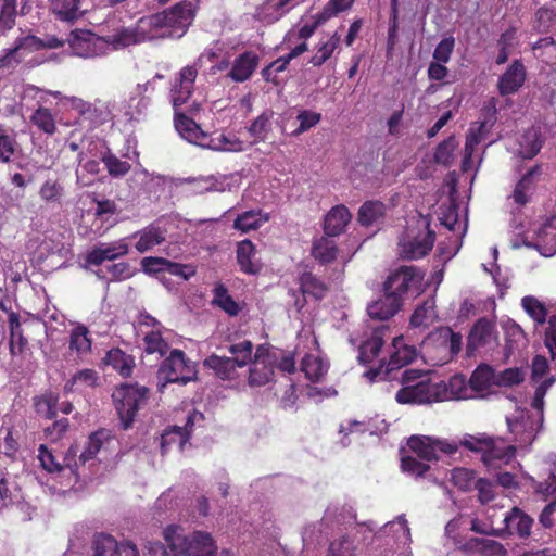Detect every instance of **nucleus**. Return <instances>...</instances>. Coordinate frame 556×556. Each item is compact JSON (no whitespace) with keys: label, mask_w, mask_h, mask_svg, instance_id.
Here are the masks:
<instances>
[{"label":"nucleus","mask_w":556,"mask_h":556,"mask_svg":"<svg viewBox=\"0 0 556 556\" xmlns=\"http://www.w3.org/2000/svg\"><path fill=\"white\" fill-rule=\"evenodd\" d=\"M169 552L161 542H149L147 556H217V547L211 534L194 532L188 536L180 526L169 525L163 531Z\"/></svg>","instance_id":"1"},{"label":"nucleus","mask_w":556,"mask_h":556,"mask_svg":"<svg viewBox=\"0 0 556 556\" xmlns=\"http://www.w3.org/2000/svg\"><path fill=\"white\" fill-rule=\"evenodd\" d=\"M149 389L139 384L122 383L115 389L112 399L124 429H128L137 412L147 403Z\"/></svg>","instance_id":"2"},{"label":"nucleus","mask_w":556,"mask_h":556,"mask_svg":"<svg viewBox=\"0 0 556 556\" xmlns=\"http://www.w3.org/2000/svg\"><path fill=\"white\" fill-rule=\"evenodd\" d=\"M424 277L425 273L416 266H400L387 277L383 292H389L403 304L419 294Z\"/></svg>","instance_id":"3"},{"label":"nucleus","mask_w":556,"mask_h":556,"mask_svg":"<svg viewBox=\"0 0 556 556\" xmlns=\"http://www.w3.org/2000/svg\"><path fill=\"white\" fill-rule=\"evenodd\" d=\"M174 125L179 135L187 141L207 147L214 150L241 151V142L236 140L231 142L225 135L218 138L219 144H213V140L204 132L201 127L185 113L174 110Z\"/></svg>","instance_id":"4"},{"label":"nucleus","mask_w":556,"mask_h":556,"mask_svg":"<svg viewBox=\"0 0 556 556\" xmlns=\"http://www.w3.org/2000/svg\"><path fill=\"white\" fill-rule=\"evenodd\" d=\"M159 379L164 380L162 387L166 383L187 384L197 379V364L189 359L185 352L174 349L165 357L159 368Z\"/></svg>","instance_id":"5"},{"label":"nucleus","mask_w":556,"mask_h":556,"mask_svg":"<svg viewBox=\"0 0 556 556\" xmlns=\"http://www.w3.org/2000/svg\"><path fill=\"white\" fill-rule=\"evenodd\" d=\"M394 351L391 353L389 361H380L377 367H371L365 372V377L374 382L376 380H391L392 372L407 366L416 358V349L404 344L402 336L393 339Z\"/></svg>","instance_id":"6"},{"label":"nucleus","mask_w":556,"mask_h":556,"mask_svg":"<svg viewBox=\"0 0 556 556\" xmlns=\"http://www.w3.org/2000/svg\"><path fill=\"white\" fill-rule=\"evenodd\" d=\"M157 15L163 17L161 24L163 38L179 39L192 24L194 17L193 4L184 0L169 10L159 12Z\"/></svg>","instance_id":"7"},{"label":"nucleus","mask_w":556,"mask_h":556,"mask_svg":"<svg viewBox=\"0 0 556 556\" xmlns=\"http://www.w3.org/2000/svg\"><path fill=\"white\" fill-rule=\"evenodd\" d=\"M409 230L399 242V255L403 260H418L429 254L435 241V232L430 229V223L425 222L424 229L416 233Z\"/></svg>","instance_id":"8"},{"label":"nucleus","mask_w":556,"mask_h":556,"mask_svg":"<svg viewBox=\"0 0 556 556\" xmlns=\"http://www.w3.org/2000/svg\"><path fill=\"white\" fill-rule=\"evenodd\" d=\"M444 387L430 379L420 380L412 386L402 387L395 394L399 404H429L442 402Z\"/></svg>","instance_id":"9"},{"label":"nucleus","mask_w":556,"mask_h":556,"mask_svg":"<svg viewBox=\"0 0 556 556\" xmlns=\"http://www.w3.org/2000/svg\"><path fill=\"white\" fill-rule=\"evenodd\" d=\"M496 340V325L488 317L479 318L470 328L465 354L466 357L476 356L481 349L490 346Z\"/></svg>","instance_id":"10"},{"label":"nucleus","mask_w":556,"mask_h":556,"mask_svg":"<svg viewBox=\"0 0 556 556\" xmlns=\"http://www.w3.org/2000/svg\"><path fill=\"white\" fill-rule=\"evenodd\" d=\"M198 77L195 66L187 65L176 75L170 87V99L174 110L186 104L194 91V83Z\"/></svg>","instance_id":"11"},{"label":"nucleus","mask_w":556,"mask_h":556,"mask_svg":"<svg viewBox=\"0 0 556 556\" xmlns=\"http://www.w3.org/2000/svg\"><path fill=\"white\" fill-rule=\"evenodd\" d=\"M489 446L484 457H481L482 464L489 469H498L508 465L516 456V446L508 444L502 437H490Z\"/></svg>","instance_id":"12"},{"label":"nucleus","mask_w":556,"mask_h":556,"mask_svg":"<svg viewBox=\"0 0 556 556\" xmlns=\"http://www.w3.org/2000/svg\"><path fill=\"white\" fill-rule=\"evenodd\" d=\"M527 70L521 60H514L506 71L498 77L496 87L500 96L516 94L525 85Z\"/></svg>","instance_id":"13"},{"label":"nucleus","mask_w":556,"mask_h":556,"mask_svg":"<svg viewBox=\"0 0 556 556\" xmlns=\"http://www.w3.org/2000/svg\"><path fill=\"white\" fill-rule=\"evenodd\" d=\"M93 556H139L135 544L118 543L112 535L100 533L93 540Z\"/></svg>","instance_id":"14"},{"label":"nucleus","mask_w":556,"mask_h":556,"mask_svg":"<svg viewBox=\"0 0 556 556\" xmlns=\"http://www.w3.org/2000/svg\"><path fill=\"white\" fill-rule=\"evenodd\" d=\"M128 251L129 248L125 239L108 244H100L87 253L86 263L93 266H100L104 261H114L128 254Z\"/></svg>","instance_id":"15"},{"label":"nucleus","mask_w":556,"mask_h":556,"mask_svg":"<svg viewBox=\"0 0 556 556\" xmlns=\"http://www.w3.org/2000/svg\"><path fill=\"white\" fill-rule=\"evenodd\" d=\"M236 258L240 270L247 275H258L263 269V263L256 257V247L249 239L238 242Z\"/></svg>","instance_id":"16"},{"label":"nucleus","mask_w":556,"mask_h":556,"mask_svg":"<svg viewBox=\"0 0 556 556\" xmlns=\"http://www.w3.org/2000/svg\"><path fill=\"white\" fill-rule=\"evenodd\" d=\"M260 64V56L254 51H244L239 54L228 73V77L235 83L249 80Z\"/></svg>","instance_id":"17"},{"label":"nucleus","mask_w":556,"mask_h":556,"mask_svg":"<svg viewBox=\"0 0 556 556\" xmlns=\"http://www.w3.org/2000/svg\"><path fill=\"white\" fill-rule=\"evenodd\" d=\"M387 205L379 200H367L358 208L357 222L362 227H379L384 224Z\"/></svg>","instance_id":"18"},{"label":"nucleus","mask_w":556,"mask_h":556,"mask_svg":"<svg viewBox=\"0 0 556 556\" xmlns=\"http://www.w3.org/2000/svg\"><path fill=\"white\" fill-rule=\"evenodd\" d=\"M388 329L387 326L375 328L370 337L361 343L358 348V361L361 364H370L379 356L384 345V334Z\"/></svg>","instance_id":"19"},{"label":"nucleus","mask_w":556,"mask_h":556,"mask_svg":"<svg viewBox=\"0 0 556 556\" xmlns=\"http://www.w3.org/2000/svg\"><path fill=\"white\" fill-rule=\"evenodd\" d=\"M352 214L349 208L339 204L333 206L325 216L324 231L328 237H337L345 231L348 224L351 222Z\"/></svg>","instance_id":"20"},{"label":"nucleus","mask_w":556,"mask_h":556,"mask_svg":"<svg viewBox=\"0 0 556 556\" xmlns=\"http://www.w3.org/2000/svg\"><path fill=\"white\" fill-rule=\"evenodd\" d=\"M403 304L389 292H383V296L371 302L367 306V313L371 319L388 320L393 317Z\"/></svg>","instance_id":"21"},{"label":"nucleus","mask_w":556,"mask_h":556,"mask_svg":"<svg viewBox=\"0 0 556 556\" xmlns=\"http://www.w3.org/2000/svg\"><path fill=\"white\" fill-rule=\"evenodd\" d=\"M203 366L206 369L212 370L214 376L220 380L230 381L238 378L239 367L229 356H219L217 354H211L204 359Z\"/></svg>","instance_id":"22"},{"label":"nucleus","mask_w":556,"mask_h":556,"mask_svg":"<svg viewBox=\"0 0 556 556\" xmlns=\"http://www.w3.org/2000/svg\"><path fill=\"white\" fill-rule=\"evenodd\" d=\"M134 237H138L136 250L140 253L152 250L154 247L162 244L166 240V230L157 225L151 224Z\"/></svg>","instance_id":"23"},{"label":"nucleus","mask_w":556,"mask_h":556,"mask_svg":"<svg viewBox=\"0 0 556 556\" xmlns=\"http://www.w3.org/2000/svg\"><path fill=\"white\" fill-rule=\"evenodd\" d=\"M541 174L540 166L535 165L527 170L526 174L516 184L513 191L514 202L520 206L526 205L530 201V193L535 188V177Z\"/></svg>","instance_id":"24"},{"label":"nucleus","mask_w":556,"mask_h":556,"mask_svg":"<svg viewBox=\"0 0 556 556\" xmlns=\"http://www.w3.org/2000/svg\"><path fill=\"white\" fill-rule=\"evenodd\" d=\"M275 364L274 362L253 361L249 368L248 384L256 388L271 382L275 376Z\"/></svg>","instance_id":"25"},{"label":"nucleus","mask_w":556,"mask_h":556,"mask_svg":"<svg viewBox=\"0 0 556 556\" xmlns=\"http://www.w3.org/2000/svg\"><path fill=\"white\" fill-rule=\"evenodd\" d=\"M163 17L155 14L139 18L134 26L139 39L143 41L163 38L162 24Z\"/></svg>","instance_id":"26"},{"label":"nucleus","mask_w":556,"mask_h":556,"mask_svg":"<svg viewBox=\"0 0 556 556\" xmlns=\"http://www.w3.org/2000/svg\"><path fill=\"white\" fill-rule=\"evenodd\" d=\"M311 254L319 264L327 265L337 258V243L325 235L313 241Z\"/></svg>","instance_id":"27"},{"label":"nucleus","mask_w":556,"mask_h":556,"mask_svg":"<svg viewBox=\"0 0 556 556\" xmlns=\"http://www.w3.org/2000/svg\"><path fill=\"white\" fill-rule=\"evenodd\" d=\"M444 387L442 392V401L446 400H465L470 399L473 395L470 393V387L465 376L463 375H454L450 378L448 382L445 383L443 381L439 382Z\"/></svg>","instance_id":"28"},{"label":"nucleus","mask_w":556,"mask_h":556,"mask_svg":"<svg viewBox=\"0 0 556 556\" xmlns=\"http://www.w3.org/2000/svg\"><path fill=\"white\" fill-rule=\"evenodd\" d=\"M188 426L192 427L193 421L191 417H188L185 427L173 426L166 429L161 437V451L163 454L167 452L172 445H178L182 450L184 445L189 440Z\"/></svg>","instance_id":"29"},{"label":"nucleus","mask_w":556,"mask_h":556,"mask_svg":"<svg viewBox=\"0 0 556 556\" xmlns=\"http://www.w3.org/2000/svg\"><path fill=\"white\" fill-rule=\"evenodd\" d=\"M505 528L511 532L514 529L520 538H528L531 533L533 519L520 508L514 507L504 518Z\"/></svg>","instance_id":"30"},{"label":"nucleus","mask_w":556,"mask_h":556,"mask_svg":"<svg viewBox=\"0 0 556 556\" xmlns=\"http://www.w3.org/2000/svg\"><path fill=\"white\" fill-rule=\"evenodd\" d=\"M212 304L231 317L239 315L241 312L240 304L233 300L227 287L222 282L216 283L213 289Z\"/></svg>","instance_id":"31"},{"label":"nucleus","mask_w":556,"mask_h":556,"mask_svg":"<svg viewBox=\"0 0 556 556\" xmlns=\"http://www.w3.org/2000/svg\"><path fill=\"white\" fill-rule=\"evenodd\" d=\"M106 365L112 366L121 376L129 377L135 367L134 357L119 348L111 349L105 355Z\"/></svg>","instance_id":"32"},{"label":"nucleus","mask_w":556,"mask_h":556,"mask_svg":"<svg viewBox=\"0 0 556 556\" xmlns=\"http://www.w3.org/2000/svg\"><path fill=\"white\" fill-rule=\"evenodd\" d=\"M494 369L488 364L479 365L471 374L468 383L471 391H488L492 384H496Z\"/></svg>","instance_id":"33"},{"label":"nucleus","mask_w":556,"mask_h":556,"mask_svg":"<svg viewBox=\"0 0 556 556\" xmlns=\"http://www.w3.org/2000/svg\"><path fill=\"white\" fill-rule=\"evenodd\" d=\"M407 445L422 460L431 462L438 459L435 439L413 435L409 438Z\"/></svg>","instance_id":"34"},{"label":"nucleus","mask_w":556,"mask_h":556,"mask_svg":"<svg viewBox=\"0 0 556 556\" xmlns=\"http://www.w3.org/2000/svg\"><path fill=\"white\" fill-rule=\"evenodd\" d=\"M299 285L303 295H309L315 300L324 299L328 291V286L311 271H305L300 276Z\"/></svg>","instance_id":"35"},{"label":"nucleus","mask_w":556,"mask_h":556,"mask_svg":"<svg viewBox=\"0 0 556 556\" xmlns=\"http://www.w3.org/2000/svg\"><path fill=\"white\" fill-rule=\"evenodd\" d=\"M58 402L59 394L52 390H47L33 397V405L36 413L45 416L47 419H54L56 417Z\"/></svg>","instance_id":"36"},{"label":"nucleus","mask_w":556,"mask_h":556,"mask_svg":"<svg viewBox=\"0 0 556 556\" xmlns=\"http://www.w3.org/2000/svg\"><path fill=\"white\" fill-rule=\"evenodd\" d=\"M143 352L146 355H155L156 359H162L169 350V344L162 336V330L143 332Z\"/></svg>","instance_id":"37"},{"label":"nucleus","mask_w":556,"mask_h":556,"mask_svg":"<svg viewBox=\"0 0 556 556\" xmlns=\"http://www.w3.org/2000/svg\"><path fill=\"white\" fill-rule=\"evenodd\" d=\"M301 371L312 382H319L328 371V365L312 354H306L300 364Z\"/></svg>","instance_id":"38"},{"label":"nucleus","mask_w":556,"mask_h":556,"mask_svg":"<svg viewBox=\"0 0 556 556\" xmlns=\"http://www.w3.org/2000/svg\"><path fill=\"white\" fill-rule=\"evenodd\" d=\"M355 528L341 534L330 543L327 556H355Z\"/></svg>","instance_id":"39"},{"label":"nucleus","mask_w":556,"mask_h":556,"mask_svg":"<svg viewBox=\"0 0 556 556\" xmlns=\"http://www.w3.org/2000/svg\"><path fill=\"white\" fill-rule=\"evenodd\" d=\"M10 328V352L12 355L21 354L27 345V340L23 336L20 316L15 312L9 314Z\"/></svg>","instance_id":"40"},{"label":"nucleus","mask_w":556,"mask_h":556,"mask_svg":"<svg viewBox=\"0 0 556 556\" xmlns=\"http://www.w3.org/2000/svg\"><path fill=\"white\" fill-rule=\"evenodd\" d=\"M80 0H50L51 12L64 22H73L79 17Z\"/></svg>","instance_id":"41"},{"label":"nucleus","mask_w":556,"mask_h":556,"mask_svg":"<svg viewBox=\"0 0 556 556\" xmlns=\"http://www.w3.org/2000/svg\"><path fill=\"white\" fill-rule=\"evenodd\" d=\"M273 115V111H264L248 127V132L253 138L254 143L264 142L266 140L267 135L271 131Z\"/></svg>","instance_id":"42"},{"label":"nucleus","mask_w":556,"mask_h":556,"mask_svg":"<svg viewBox=\"0 0 556 556\" xmlns=\"http://www.w3.org/2000/svg\"><path fill=\"white\" fill-rule=\"evenodd\" d=\"M98 374L94 369L86 368L78 370L73 377L66 381L64 391L75 392L81 388H93L98 384Z\"/></svg>","instance_id":"43"},{"label":"nucleus","mask_w":556,"mask_h":556,"mask_svg":"<svg viewBox=\"0 0 556 556\" xmlns=\"http://www.w3.org/2000/svg\"><path fill=\"white\" fill-rule=\"evenodd\" d=\"M40 199L47 204L60 205L65 195V188L59 179H47L39 188Z\"/></svg>","instance_id":"44"},{"label":"nucleus","mask_w":556,"mask_h":556,"mask_svg":"<svg viewBox=\"0 0 556 556\" xmlns=\"http://www.w3.org/2000/svg\"><path fill=\"white\" fill-rule=\"evenodd\" d=\"M92 340L89 330L85 325H78L72 329L70 334V350L78 355L87 354L91 351Z\"/></svg>","instance_id":"45"},{"label":"nucleus","mask_w":556,"mask_h":556,"mask_svg":"<svg viewBox=\"0 0 556 556\" xmlns=\"http://www.w3.org/2000/svg\"><path fill=\"white\" fill-rule=\"evenodd\" d=\"M227 350L231 354L229 357L233 359L239 368H244L253 362L254 345L250 340H242L238 343L230 344Z\"/></svg>","instance_id":"46"},{"label":"nucleus","mask_w":556,"mask_h":556,"mask_svg":"<svg viewBox=\"0 0 556 556\" xmlns=\"http://www.w3.org/2000/svg\"><path fill=\"white\" fill-rule=\"evenodd\" d=\"M30 122L46 135L52 136L56 132L54 115L48 108L40 105L36 109L30 116Z\"/></svg>","instance_id":"47"},{"label":"nucleus","mask_w":556,"mask_h":556,"mask_svg":"<svg viewBox=\"0 0 556 556\" xmlns=\"http://www.w3.org/2000/svg\"><path fill=\"white\" fill-rule=\"evenodd\" d=\"M458 147V142L454 135L447 137L435 148L433 160L437 164L450 167L454 161V151Z\"/></svg>","instance_id":"48"},{"label":"nucleus","mask_w":556,"mask_h":556,"mask_svg":"<svg viewBox=\"0 0 556 556\" xmlns=\"http://www.w3.org/2000/svg\"><path fill=\"white\" fill-rule=\"evenodd\" d=\"M340 41L341 37L336 31L326 42L318 47L316 53L311 58L309 63L315 67H320L331 58L334 50L339 47Z\"/></svg>","instance_id":"49"},{"label":"nucleus","mask_w":556,"mask_h":556,"mask_svg":"<svg viewBox=\"0 0 556 556\" xmlns=\"http://www.w3.org/2000/svg\"><path fill=\"white\" fill-rule=\"evenodd\" d=\"M104 438V430L94 431L88 437L85 447L79 454V463L81 465H85L88 460H91L96 457L103 445Z\"/></svg>","instance_id":"50"},{"label":"nucleus","mask_w":556,"mask_h":556,"mask_svg":"<svg viewBox=\"0 0 556 556\" xmlns=\"http://www.w3.org/2000/svg\"><path fill=\"white\" fill-rule=\"evenodd\" d=\"M477 479L476 471L472 469L457 467L452 470L451 481L462 491L472 490Z\"/></svg>","instance_id":"51"},{"label":"nucleus","mask_w":556,"mask_h":556,"mask_svg":"<svg viewBox=\"0 0 556 556\" xmlns=\"http://www.w3.org/2000/svg\"><path fill=\"white\" fill-rule=\"evenodd\" d=\"M490 437L491 435L486 433L465 434L459 441V445L472 453L481 454V457H484Z\"/></svg>","instance_id":"52"},{"label":"nucleus","mask_w":556,"mask_h":556,"mask_svg":"<svg viewBox=\"0 0 556 556\" xmlns=\"http://www.w3.org/2000/svg\"><path fill=\"white\" fill-rule=\"evenodd\" d=\"M521 305L527 314L538 324H544L547 317L545 305L531 295L522 298Z\"/></svg>","instance_id":"53"},{"label":"nucleus","mask_w":556,"mask_h":556,"mask_svg":"<svg viewBox=\"0 0 556 556\" xmlns=\"http://www.w3.org/2000/svg\"><path fill=\"white\" fill-rule=\"evenodd\" d=\"M260 215V212L256 211H245L239 214L233 223L235 229L243 233L257 229L262 225Z\"/></svg>","instance_id":"54"},{"label":"nucleus","mask_w":556,"mask_h":556,"mask_svg":"<svg viewBox=\"0 0 556 556\" xmlns=\"http://www.w3.org/2000/svg\"><path fill=\"white\" fill-rule=\"evenodd\" d=\"M110 42L115 48H126L142 41L139 39L135 27H122L111 36Z\"/></svg>","instance_id":"55"},{"label":"nucleus","mask_w":556,"mask_h":556,"mask_svg":"<svg viewBox=\"0 0 556 556\" xmlns=\"http://www.w3.org/2000/svg\"><path fill=\"white\" fill-rule=\"evenodd\" d=\"M90 33L85 31H72L68 39L70 46L73 51L81 56H89L91 54L90 46L91 40L89 38Z\"/></svg>","instance_id":"56"},{"label":"nucleus","mask_w":556,"mask_h":556,"mask_svg":"<svg viewBox=\"0 0 556 556\" xmlns=\"http://www.w3.org/2000/svg\"><path fill=\"white\" fill-rule=\"evenodd\" d=\"M38 459L42 469L48 473H60L63 470V465L56 460L52 451L45 444L39 445Z\"/></svg>","instance_id":"57"},{"label":"nucleus","mask_w":556,"mask_h":556,"mask_svg":"<svg viewBox=\"0 0 556 556\" xmlns=\"http://www.w3.org/2000/svg\"><path fill=\"white\" fill-rule=\"evenodd\" d=\"M16 20V0H3L0 10L2 35L12 29Z\"/></svg>","instance_id":"58"},{"label":"nucleus","mask_w":556,"mask_h":556,"mask_svg":"<svg viewBox=\"0 0 556 556\" xmlns=\"http://www.w3.org/2000/svg\"><path fill=\"white\" fill-rule=\"evenodd\" d=\"M102 161H103L109 174L113 177L124 176L131 168V165L128 162L122 161L116 155L111 154V153L108 155H104Z\"/></svg>","instance_id":"59"},{"label":"nucleus","mask_w":556,"mask_h":556,"mask_svg":"<svg viewBox=\"0 0 556 556\" xmlns=\"http://www.w3.org/2000/svg\"><path fill=\"white\" fill-rule=\"evenodd\" d=\"M401 469L412 476L422 477L430 469V466L414 456H404L401 459Z\"/></svg>","instance_id":"60"},{"label":"nucleus","mask_w":556,"mask_h":556,"mask_svg":"<svg viewBox=\"0 0 556 556\" xmlns=\"http://www.w3.org/2000/svg\"><path fill=\"white\" fill-rule=\"evenodd\" d=\"M14 48L16 49L17 53L22 50L26 51L27 53L40 51L43 50V39L35 35L18 37L14 41Z\"/></svg>","instance_id":"61"},{"label":"nucleus","mask_w":556,"mask_h":556,"mask_svg":"<svg viewBox=\"0 0 556 556\" xmlns=\"http://www.w3.org/2000/svg\"><path fill=\"white\" fill-rule=\"evenodd\" d=\"M17 148L14 137L1 132L0 134V163L7 164L12 161Z\"/></svg>","instance_id":"62"},{"label":"nucleus","mask_w":556,"mask_h":556,"mask_svg":"<svg viewBox=\"0 0 556 556\" xmlns=\"http://www.w3.org/2000/svg\"><path fill=\"white\" fill-rule=\"evenodd\" d=\"M473 489L478 492V501L483 505L495 498L494 483L490 479L478 478Z\"/></svg>","instance_id":"63"},{"label":"nucleus","mask_w":556,"mask_h":556,"mask_svg":"<svg viewBox=\"0 0 556 556\" xmlns=\"http://www.w3.org/2000/svg\"><path fill=\"white\" fill-rule=\"evenodd\" d=\"M432 311L433 303L430 301H426L422 304L418 305L410 317V325L413 327L427 326L428 323L431 320L430 312Z\"/></svg>","instance_id":"64"}]
</instances>
